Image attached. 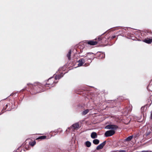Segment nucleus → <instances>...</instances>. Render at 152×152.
<instances>
[{
  "label": "nucleus",
  "mask_w": 152,
  "mask_h": 152,
  "mask_svg": "<svg viewBox=\"0 0 152 152\" xmlns=\"http://www.w3.org/2000/svg\"><path fill=\"white\" fill-rule=\"evenodd\" d=\"M46 137L45 136H41L38 137L37 139H46Z\"/></svg>",
  "instance_id": "2eb2a0df"
},
{
  "label": "nucleus",
  "mask_w": 152,
  "mask_h": 152,
  "mask_svg": "<svg viewBox=\"0 0 152 152\" xmlns=\"http://www.w3.org/2000/svg\"><path fill=\"white\" fill-rule=\"evenodd\" d=\"M151 118H152V113L151 114Z\"/></svg>",
  "instance_id": "4be33fe9"
},
{
  "label": "nucleus",
  "mask_w": 152,
  "mask_h": 152,
  "mask_svg": "<svg viewBox=\"0 0 152 152\" xmlns=\"http://www.w3.org/2000/svg\"><path fill=\"white\" fill-rule=\"evenodd\" d=\"M51 79H52V78H49L48 79V81L49 82H50V83L48 84V85H51L52 84V83L54 82V81H53V80L52 81ZM47 85H48V84H46L45 86H46Z\"/></svg>",
  "instance_id": "f8f14e48"
},
{
  "label": "nucleus",
  "mask_w": 152,
  "mask_h": 152,
  "mask_svg": "<svg viewBox=\"0 0 152 152\" xmlns=\"http://www.w3.org/2000/svg\"><path fill=\"white\" fill-rule=\"evenodd\" d=\"M99 140L97 139L94 140L93 141V143L95 145L98 144H99Z\"/></svg>",
  "instance_id": "9d476101"
},
{
  "label": "nucleus",
  "mask_w": 152,
  "mask_h": 152,
  "mask_svg": "<svg viewBox=\"0 0 152 152\" xmlns=\"http://www.w3.org/2000/svg\"><path fill=\"white\" fill-rule=\"evenodd\" d=\"M145 152H152L151 151H146Z\"/></svg>",
  "instance_id": "412c9836"
},
{
  "label": "nucleus",
  "mask_w": 152,
  "mask_h": 152,
  "mask_svg": "<svg viewBox=\"0 0 152 152\" xmlns=\"http://www.w3.org/2000/svg\"><path fill=\"white\" fill-rule=\"evenodd\" d=\"M98 40H99H99H101V39H100V38H98Z\"/></svg>",
  "instance_id": "5701e85b"
},
{
  "label": "nucleus",
  "mask_w": 152,
  "mask_h": 152,
  "mask_svg": "<svg viewBox=\"0 0 152 152\" xmlns=\"http://www.w3.org/2000/svg\"><path fill=\"white\" fill-rule=\"evenodd\" d=\"M85 144L86 146L88 147H90L91 145V142L88 141H87L86 142Z\"/></svg>",
  "instance_id": "9b49d317"
},
{
  "label": "nucleus",
  "mask_w": 152,
  "mask_h": 152,
  "mask_svg": "<svg viewBox=\"0 0 152 152\" xmlns=\"http://www.w3.org/2000/svg\"><path fill=\"white\" fill-rule=\"evenodd\" d=\"M145 106H144L142 107L141 108V111L142 113H143L145 111Z\"/></svg>",
  "instance_id": "f3484780"
},
{
  "label": "nucleus",
  "mask_w": 152,
  "mask_h": 152,
  "mask_svg": "<svg viewBox=\"0 0 152 152\" xmlns=\"http://www.w3.org/2000/svg\"><path fill=\"white\" fill-rule=\"evenodd\" d=\"M78 66H82L83 64L85 62V61L84 60L81 59L79 60L78 61Z\"/></svg>",
  "instance_id": "20e7f679"
},
{
  "label": "nucleus",
  "mask_w": 152,
  "mask_h": 152,
  "mask_svg": "<svg viewBox=\"0 0 152 152\" xmlns=\"http://www.w3.org/2000/svg\"><path fill=\"white\" fill-rule=\"evenodd\" d=\"M97 43V42L94 41H90L88 42V44L91 45H96Z\"/></svg>",
  "instance_id": "0eeeda50"
},
{
  "label": "nucleus",
  "mask_w": 152,
  "mask_h": 152,
  "mask_svg": "<svg viewBox=\"0 0 152 152\" xmlns=\"http://www.w3.org/2000/svg\"><path fill=\"white\" fill-rule=\"evenodd\" d=\"M63 76V75L62 74H61L58 75H56L55 77V78L56 80H58L62 77Z\"/></svg>",
  "instance_id": "1a4fd4ad"
},
{
  "label": "nucleus",
  "mask_w": 152,
  "mask_h": 152,
  "mask_svg": "<svg viewBox=\"0 0 152 152\" xmlns=\"http://www.w3.org/2000/svg\"><path fill=\"white\" fill-rule=\"evenodd\" d=\"M106 143V141H104L102 143L96 147L97 150H99L102 149L105 145Z\"/></svg>",
  "instance_id": "7ed1b4c3"
},
{
  "label": "nucleus",
  "mask_w": 152,
  "mask_h": 152,
  "mask_svg": "<svg viewBox=\"0 0 152 152\" xmlns=\"http://www.w3.org/2000/svg\"><path fill=\"white\" fill-rule=\"evenodd\" d=\"M71 54V50H69V52H68V53L67 54V57L68 58V59L69 60L70 59Z\"/></svg>",
  "instance_id": "4468645a"
},
{
  "label": "nucleus",
  "mask_w": 152,
  "mask_h": 152,
  "mask_svg": "<svg viewBox=\"0 0 152 152\" xmlns=\"http://www.w3.org/2000/svg\"><path fill=\"white\" fill-rule=\"evenodd\" d=\"M91 137L93 139L96 138L97 137L96 133L94 132H92L91 134Z\"/></svg>",
  "instance_id": "39448f33"
},
{
  "label": "nucleus",
  "mask_w": 152,
  "mask_h": 152,
  "mask_svg": "<svg viewBox=\"0 0 152 152\" xmlns=\"http://www.w3.org/2000/svg\"><path fill=\"white\" fill-rule=\"evenodd\" d=\"M36 143L35 141H34L32 142H29V144L32 146H34Z\"/></svg>",
  "instance_id": "dca6fc26"
},
{
  "label": "nucleus",
  "mask_w": 152,
  "mask_h": 152,
  "mask_svg": "<svg viewBox=\"0 0 152 152\" xmlns=\"http://www.w3.org/2000/svg\"><path fill=\"white\" fill-rule=\"evenodd\" d=\"M29 85V84H27V85Z\"/></svg>",
  "instance_id": "b1692460"
},
{
  "label": "nucleus",
  "mask_w": 152,
  "mask_h": 152,
  "mask_svg": "<svg viewBox=\"0 0 152 152\" xmlns=\"http://www.w3.org/2000/svg\"><path fill=\"white\" fill-rule=\"evenodd\" d=\"M89 112V110L87 109L84 111H83L82 113V114L83 115H86L87 113H88Z\"/></svg>",
  "instance_id": "ddd939ff"
},
{
  "label": "nucleus",
  "mask_w": 152,
  "mask_h": 152,
  "mask_svg": "<svg viewBox=\"0 0 152 152\" xmlns=\"http://www.w3.org/2000/svg\"><path fill=\"white\" fill-rule=\"evenodd\" d=\"M133 137V135L129 136L124 140V141H129L131 140Z\"/></svg>",
  "instance_id": "6e6552de"
},
{
  "label": "nucleus",
  "mask_w": 152,
  "mask_h": 152,
  "mask_svg": "<svg viewBox=\"0 0 152 152\" xmlns=\"http://www.w3.org/2000/svg\"><path fill=\"white\" fill-rule=\"evenodd\" d=\"M132 34H130L129 33L128 34V38L130 39H132Z\"/></svg>",
  "instance_id": "a211bd4d"
},
{
  "label": "nucleus",
  "mask_w": 152,
  "mask_h": 152,
  "mask_svg": "<svg viewBox=\"0 0 152 152\" xmlns=\"http://www.w3.org/2000/svg\"><path fill=\"white\" fill-rule=\"evenodd\" d=\"M105 128L107 129H112L107 131L105 133V136L108 137L111 136L115 133V130L118 128V126L115 125H109L107 126Z\"/></svg>",
  "instance_id": "f257e3e1"
},
{
  "label": "nucleus",
  "mask_w": 152,
  "mask_h": 152,
  "mask_svg": "<svg viewBox=\"0 0 152 152\" xmlns=\"http://www.w3.org/2000/svg\"><path fill=\"white\" fill-rule=\"evenodd\" d=\"M134 34L135 35H136V36H135V37L137 38V37H138V35H137L138 34H139V32L136 31H134Z\"/></svg>",
  "instance_id": "6ab92c4d"
},
{
  "label": "nucleus",
  "mask_w": 152,
  "mask_h": 152,
  "mask_svg": "<svg viewBox=\"0 0 152 152\" xmlns=\"http://www.w3.org/2000/svg\"><path fill=\"white\" fill-rule=\"evenodd\" d=\"M118 152H125V150H121L120 151Z\"/></svg>",
  "instance_id": "aec40b11"
},
{
  "label": "nucleus",
  "mask_w": 152,
  "mask_h": 152,
  "mask_svg": "<svg viewBox=\"0 0 152 152\" xmlns=\"http://www.w3.org/2000/svg\"><path fill=\"white\" fill-rule=\"evenodd\" d=\"M143 41L144 42L150 44L152 42V39H144Z\"/></svg>",
  "instance_id": "423d86ee"
},
{
  "label": "nucleus",
  "mask_w": 152,
  "mask_h": 152,
  "mask_svg": "<svg viewBox=\"0 0 152 152\" xmlns=\"http://www.w3.org/2000/svg\"><path fill=\"white\" fill-rule=\"evenodd\" d=\"M79 125L78 123H76L73 124L72 126L70 127V128H73L74 129H77L79 128Z\"/></svg>",
  "instance_id": "f03ea898"
}]
</instances>
